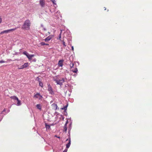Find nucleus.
<instances>
[{"mask_svg": "<svg viewBox=\"0 0 152 152\" xmlns=\"http://www.w3.org/2000/svg\"><path fill=\"white\" fill-rule=\"evenodd\" d=\"M52 1L53 4H56L55 3V0Z\"/></svg>", "mask_w": 152, "mask_h": 152, "instance_id": "nucleus-29", "label": "nucleus"}, {"mask_svg": "<svg viewBox=\"0 0 152 152\" xmlns=\"http://www.w3.org/2000/svg\"><path fill=\"white\" fill-rule=\"evenodd\" d=\"M48 90L49 91V93L51 94H54V92L50 84L48 85Z\"/></svg>", "mask_w": 152, "mask_h": 152, "instance_id": "nucleus-5", "label": "nucleus"}, {"mask_svg": "<svg viewBox=\"0 0 152 152\" xmlns=\"http://www.w3.org/2000/svg\"><path fill=\"white\" fill-rule=\"evenodd\" d=\"M53 37V35H50L48 36V37H46L45 39V42H47L50 41L51 39H52Z\"/></svg>", "mask_w": 152, "mask_h": 152, "instance_id": "nucleus-6", "label": "nucleus"}, {"mask_svg": "<svg viewBox=\"0 0 152 152\" xmlns=\"http://www.w3.org/2000/svg\"><path fill=\"white\" fill-rule=\"evenodd\" d=\"M51 106L53 109H54L55 110H56L57 109L58 106L56 104L53 103L52 104Z\"/></svg>", "mask_w": 152, "mask_h": 152, "instance_id": "nucleus-10", "label": "nucleus"}, {"mask_svg": "<svg viewBox=\"0 0 152 152\" xmlns=\"http://www.w3.org/2000/svg\"><path fill=\"white\" fill-rule=\"evenodd\" d=\"M17 28H18V27L15 28H14L11 29L9 30L3 31H2L0 33V34H2L4 33H8L11 31H14L16 30Z\"/></svg>", "mask_w": 152, "mask_h": 152, "instance_id": "nucleus-2", "label": "nucleus"}, {"mask_svg": "<svg viewBox=\"0 0 152 152\" xmlns=\"http://www.w3.org/2000/svg\"><path fill=\"white\" fill-rule=\"evenodd\" d=\"M67 151V149L65 150L63 152H66Z\"/></svg>", "mask_w": 152, "mask_h": 152, "instance_id": "nucleus-31", "label": "nucleus"}, {"mask_svg": "<svg viewBox=\"0 0 152 152\" xmlns=\"http://www.w3.org/2000/svg\"><path fill=\"white\" fill-rule=\"evenodd\" d=\"M68 123V121H67L66 123L64 126V130H63V132H66L67 131V124Z\"/></svg>", "mask_w": 152, "mask_h": 152, "instance_id": "nucleus-11", "label": "nucleus"}, {"mask_svg": "<svg viewBox=\"0 0 152 152\" xmlns=\"http://www.w3.org/2000/svg\"><path fill=\"white\" fill-rule=\"evenodd\" d=\"M2 21V19L0 18V23Z\"/></svg>", "mask_w": 152, "mask_h": 152, "instance_id": "nucleus-30", "label": "nucleus"}, {"mask_svg": "<svg viewBox=\"0 0 152 152\" xmlns=\"http://www.w3.org/2000/svg\"><path fill=\"white\" fill-rule=\"evenodd\" d=\"M23 54L25 55L26 56H27L28 54V53L26 51L23 52Z\"/></svg>", "mask_w": 152, "mask_h": 152, "instance_id": "nucleus-23", "label": "nucleus"}, {"mask_svg": "<svg viewBox=\"0 0 152 152\" xmlns=\"http://www.w3.org/2000/svg\"><path fill=\"white\" fill-rule=\"evenodd\" d=\"M36 80L39 82V83L42 82L41 79L39 78L38 77H37Z\"/></svg>", "mask_w": 152, "mask_h": 152, "instance_id": "nucleus-21", "label": "nucleus"}, {"mask_svg": "<svg viewBox=\"0 0 152 152\" xmlns=\"http://www.w3.org/2000/svg\"><path fill=\"white\" fill-rule=\"evenodd\" d=\"M62 42H63V45H64V47H66V45L65 44V42L63 40L62 41Z\"/></svg>", "mask_w": 152, "mask_h": 152, "instance_id": "nucleus-25", "label": "nucleus"}, {"mask_svg": "<svg viewBox=\"0 0 152 152\" xmlns=\"http://www.w3.org/2000/svg\"><path fill=\"white\" fill-rule=\"evenodd\" d=\"M17 105L18 106H20L21 105V101L19 99H18V100H17Z\"/></svg>", "mask_w": 152, "mask_h": 152, "instance_id": "nucleus-15", "label": "nucleus"}, {"mask_svg": "<svg viewBox=\"0 0 152 152\" xmlns=\"http://www.w3.org/2000/svg\"><path fill=\"white\" fill-rule=\"evenodd\" d=\"M36 107L39 109L41 110V106L40 104H37L36 105Z\"/></svg>", "mask_w": 152, "mask_h": 152, "instance_id": "nucleus-20", "label": "nucleus"}, {"mask_svg": "<svg viewBox=\"0 0 152 152\" xmlns=\"http://www.w3.org/2000/svg\"><path fill=\"white\" fill-rule=\"evenodd\" d=\"M46 128H50V126L48 125H46Z\"/></svg>", "mask_w": 152, "mask_h": 152, "instance_id": "nucleus-27", "label": "nucleus"}, {"mask_svg": "<svg viewBox=\"0 0 152 152\" xmlns=\"http://www.w3.org/2000/svg\"><path fill=\"white\" fill-rule=\"evenodd\" d=\"M65 81L64 79V78L62 79L61 80V82H62V83Z\"/></svg>", "mask_w": 152, "mask_h": 152, "instance_id": "nucleus-26", "label": "nucleus"}, {"mask_svg": "<svg viewBox=\"0 0 152 152\" xmlns=\"http://www.w3.org/2000/svg\"><path fill=\"white\" fill-rule=\"evenodd\" d=\"M66 141H68V143L66 144V148H69L71 144V140L70 138H69V139H67Z\"/></svg>", "mask_w": 152, "mask_h": 152, "instance_id": "nucleus-9", "label": "nucleus"}, {"mask_svg": "<svg viewBox=\"0 0 152 152\" xmlns=\"http://www.w3.org/2000/svg\"><path fill=\"white\" fill-rule=\"evenodd\" d=\"M45 0H40L39 4L42 7H44L45 5Z\"/></svg>", "mask_w": 152, "mask_h": 152, "instance_id": "nucleus-7", "label": "nucleus"}, {"mask_svg": "<svg viewBox=\"0 0 152 152\" xmlns=\"http://www.w3.org/2000/svg\"><path fill=\"white\" fill-rule=\"evenodd\" d=\"M4 62L5 61L3 60L0 61V63H4Z\"/></svg>", "mask_w": 152, "mask_h": 152, "instance_id": "nucleus-28", "label": "nucleus"}, {"mask_svg": "<svg viewBox=\"0 0 152 152\" xmlns=\"http://www.w3.org/2000/svg\"><path fill=\"white\" fill-rule=\"evenodd\" d=\"M40 44L41 45L43 46V45H49V44L45 43V42H41L40 43Z\"/></svg>", "mask_w": 152, "mask_h": 152, "instance_id": "nucleus-16", "label": "nucleus"}, {"mask_svg": "<svg viewBox=\"0 0 152 152\" xmlns=\"http://www.w3.org/2000/svg\"><path fill=\"white\" fill-rule=\"evenodd\" d=\"M48 33H49V34H50V32H48Z\"/></svg>", "mask_w": 152, "mask_h": 152, "instance_id": "nucleus-34", "label": "nucleus"}, {"mask_svg": "<svg viewBox=\"0 0 152 152\" xmlns=\"http://www.w3.org/2000/svg\"><path fill=\"white\" fill-rule=\"evenodd\" d=\"M29 66V64L28 63H25L23 65L21 66L20 67H18V69H23L24 68L27 67Z\"/></svg>", "mask_w": 152, "mask_h": 152, "instance_id": "nucleus-3", "label": "nucleus"}, {"mask_svg": "<svg viewBox=\"0 0 152 152\" xmlns=\"http://www.w3.org/2000/svg\"><path fill=\"white\" fill-rule=\"evenodd\" d=\"M74 65V64L72 62H71L70 64V66L71 68V69H72V68L73 67Z\"/></svg>", "mask_w": 152, "mask_h": 152, "instance_id": "nucleus-17", "label": "nucleus"}, {"mask_svg": "<svg viewBox=\"0 0 152 152\" xmlns=\"http://www.w3.org/2000/svg\"><path fill=\"white\" fill-rule=\"evenodd\" d=\"M72 50H74V48H73V46H72Z\"/></svg>", "mask_w": 152, "mask_h": 152, "instance_id": "nucleus-33", "label": "nucleus"}, {"mask_svg": "<svg viewBox=\"0 0 152 152\" xmlns=\"http://www.w3.org/2000/svg\"><path fill=\"white\" fill-rule=\"evenodd\" d=\"M54 80L57 83V84H59L60 85H61L62 84V82H61V80Z\"/></svg>", "mask_w": 152, "mask_h": 152, "instance_id": "nucleus-13", "label": "nucleus"}, {"mask_svg": "<svg viewBox=\"0 0 152 152\" xmlns=\"http://www.w3.org/2000/svg\"><path fill=\"white\" fill-rule=\"evenodd\" d=\"M58 138H60V137H58Z\"/></svg>", "mask_w": 152, "mask_h": 152, "instance_id": "nucleus-35", "label": "nucleus"}, {"mask_svg": "<svg viewBox=\"0 0 152 152\" xmlns=\"http://www.w3.org/2000/svg\"><path fill=\"white\" fill-rule=\"evenodd\" d=\"M39 86L42 88L43 86V83L42 82L39 83Z\"/></svg>", "mask_w": 152, "mask_h": 152, "instance_id": "nucleus-22", "label": "nucleus"}, {"mask_svg": "<svg viewBox=\"0 0 152 152\" xmlns=\"http://www.w3.org/2000/svg\"><path fill=\"white\" fill-rule=\"evenodd\" d=\"M67 106V105L66 106L64 107L63 108H62L61 109L62 110H66Z\"/></svg>", "mask_w": 152, "mask_h": 152, "instance_id": "nucleus-24", "label": "nucleus"}, {"mask_svg": "<svg viewBox=\"0 0 152 152\" xmlns=\"http://www.w3.org/2000/svg\"><path fill=\"white\" fill-rule=\"evenodd\" d=\"M64 61L63 60H59L58 63V66L62 67L63 65V62Z\"/></svg>", "mask_w": 152, "mask_h": 152, "instance_id": "nucleus-8", "label": "nucleus"}, {"mask_svg": "<svg viewBox=\"0 0 152 152\" xmlns=\"http://www.w3.org/2000/svg\"><path fill=\"white\" fill-rule=\"evenodd\" d=\"M61 31L60 32V33L59 35V38L57 39H58L60 40H61V33H62V30H61Z\"/></svg>", "mask_w": 152, "mask_h": 152, "instance_id": "nucleus-19", "label": "nucleus"}, {"mask_svg": "<svg viewBox=\"0 0 152 152\" xmlns=\"http://www.w3.org/2000/svg\"><path fill=\"white\" fill-rule=\"evenodd\" d=\"M34 97L36 98H38L39 100H41L42 98V96L39 93H37L34 95Z\"/></svg>", "mask_w": 152, "mask_h": 152, "instance_id": "nucleus-4", "label": "nucleus"}, {"mask_svg": "<svg viewBox=\"0 0 152 152\" xmlns=\"http://www.w3.org/2000/svg\"><path fill=\"white\" fill-rule=\"evenodd\" d=\"M5 111H6V110H5V109H4V110H3V111L2 112H5Z\"/></svg>", "mask_w": 152, "mask_h": 152, "instance_id": "nucleus-32", "label": "nucleus"}, {"mask_svg": "<svg viewBox=\"0 0 152 152\" xmlns=\"http://www.w3.org/2000/svg\"><path fill=\"white\" fill-rule=\"evenodd\" d=\"M10 98L12 99H13L14 100H18V97L16 96H11L10 97Z\"/></svg>", "mask_w": 152, "mask_h": 152, "instance_id": "nucleus-14", "label": "nucleus"}, {"mask_svg": "<svg viewBox=\"0 0 152 152\" xmlns=\"http://www.w3.org/2000/svg\"><path fill=\"white\" fill-rule=\"evenodd\" d=\"M73 72L77 73L78 71L77 69V68H76L74 70H73V69H71V70Z\"/></svg>", "mask_w": 152, "mask_h": 152, "instance_id": "nucleus-18", "label": "nucleus"}, {"mask_svg": "<svg viewBox=\"0 0 152 152\" xmlns=\"http://www.w3.org/2000/svg\"><path fill=\"white\" fill-rule=\"evenodd\" d=\"M34 56V55H30L28 54L27 57L28 58L29 60L30 61L31 60L32 58Z\"/></svg>", "mask_w": 152, "mask_h": 152, "instance_id": "nucleus-12", "label": "nucleus"}, {"mask_svg": "<svg viewBox=\"0 0 152 152\" xmlns=\"http://www.w3.org/2000/svg\"><path fill=\"white\" fill-rule=\"evenodd\" d=\"M31 25L30 21L28 19L26 20L24 22L21 28L24 30H29L30 29Z\"/></svg>", "mask_w": 152, "mask_h": 152, "instance_id": "nucleus-1", "label": "nucleus"}]
</instances>
